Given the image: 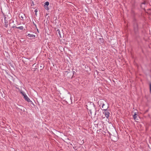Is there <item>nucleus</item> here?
Masks as SVG:
<instances>
[{
    "label": "nucleus",
    "instance_id": "27",
    "mask_svg": "<svg viewBox=\"0 0 151 151\" xmlns=\"http://www.w3.org/2000/svg\"><path fill=\"white\" fill-rule=\"evenodd\" d=\"M37 30L38 31V29H37Z\"/></svg>",
    "mask_w": 151,
    "mask_h": 151
},
{
    "label": "nucleus",
    "instance_id": "16",
    "mask_svg": "<svg viewBox=\"0 0 151 151\" xmlns=\"http://www.w3.org/2000/svg\"><path fill=\"white\" fill-rule=\"evenodd\" d=\"M21 93L22 94V95L24 97V96H25V95H26V94L24 93L21 92Z\"/></svg>",
    "mask_w": 151,
    "mask_h": 151
},
{
    "label": "nucleus",
    "instance_id": "2",
    "mask_svg": "<svg viewBox=\"0 0 151 151\" xmlns=\"http://www.w3.org/2000/svg\"><path fill=\"white\" fill-rule=\"evenodd\" d=\"M89 108V110L90 111V114H92V110L93 109H96L95 108V106L94 104L93 103H91L90 104L89 106L88 107Z\"/></svg>",
    "mask_w": 151,
    "mask_h": 151
},
{
    "label": "nucleus",
    "instance_id": "20",
    "mask_svg": "<svg viewBox=\"0 0 151 151\" xmlns=\"http://www.w3.org/2000/svg\"><path fill=\"white\" fill-rule=\"evenodd\" d=\"M104 105H104V104H102V108H104Z\"/></svg>",
    "mask_w": 151,
    "mask_h": 151
},
{
    "label": "nucleus",
    "instance_id": "18",
    "mask_svg": "<svg viewBox=\"0 0 151 151\" xmlns=\"http://www.w3.org/2000/svg\"><path fill=\"white\" fill-rule=\"evenodd\" d=\"M17 27H16L15 25H14H14H13V26H12V28H17Z\"/></svg>",
    "mask_w": 151,
    "mask_h": 151
},
{
    "label": "nucleus",
    "instance_id": "24",
    "mask_svg": "<svg viewBox=\"0 0 151 151\" xmlns=\"http://www.w3.org/2000/svg\"><path fill=\"white\" fill-rule=\"evenodd\" d=\"M71 97H70V100H71Z\"/></svg>",
    "mask_w": 151,
    "mask_h": 151
},
{
    "label": "nucleus",
    "instance_id": "1",
    "mask_svg": "<svg viewBox=\"0 0 151 151\" xmlns=\"http://www.w3.org/2000/svg\"><path fill=\"white\" fill-rule=\"evenodd\" d=\"M134 31L135 34H137L138 32V27L137 24L135 22L134 24Z\"/></svg>",
    "mask_w": 151,
    "mask_h": 151
},
{
    "label": "nucleus",
    "instance_id": "19",
    "mask_svg": "<svg viewBox=\"0 0 151 151\" xmlns=\"http://www.w3.org/2000/svg\"><path fill=\"white\" fill-rule=\"evenodd\" d=\"M33 24H34V25L35 27L36 28H37V25H36L34 22H33Z\"/></svg>",
    "mask_w": 151,
    "mask_h": 151
},
{
    "label": "nucleus",
    "instance_id": "4",
    "mask_svg": "<svg viewBox=\"0 0 151 151\" xmlns=\"http://www.w3.org/2000/svg\"><path fill=\"white\" fill-rule=\"evenodd\" d=\"M146 3V2L144 1L143 2H142L141 3V5L140 6L145 11V5Z\"/></svg>",
    "mask_w": 151,
    "mask_h": 151
},
{
    "label": "nucleus",
    "instance_id": "9",
    "mask_svg": "<svg viewBox=\"0 0 151 151\" xmlns=\"http://www.w3.org/2000/svg\"><path fill=\"white\" fill-rule=\"evenodd\" d=\"M57 33H58L59 37H60L61 38V35L60 32V30L59 29H58L57 30Z\"/></svg>",
    "mask_w": 151,
    "mask_h": 151
},
{
    "label": "nucleus",
    "instance_id": "7",
    "mask_svg": "<svg viewBox=\"0 0 151 151\" xmlns=\"http://www.w3.org/2000/svg\"><path fill=\"white\" fill-rule=\"evenodd\" d=\"M27 35L28 36V37H30L32 38H33L35 37V35L33 34H28V35Z\"/></svg>",
    "mask_w": 151,
    "mask_h": 151
},
{
    "label": "nucleus",
    "instance_id": "13",
    "mask_svg": "<svg viewBox=\"0 0 151 151\" xmlns=\"http://www.w3.org/2000/svg\"><path fill=\"white\" fill-rule=\"evenodd\" d=\"M45 9L47 10H48L49 9V8L48 7V6H45Z\"/></svg>",
    "mask_w": 151,
    "mask_h": 151
},
{
    "label": "nucleus",
    "instance_id": "12",
    "mask_svg": "<svg viewBox=\"0 0 151 151\" xmlns=\"http://www.w3.org/2000/svg\"><path fill=\"white\" fill-rule=\"evenodd\" d=\"M17 28L19 29L20 30H23V26H20L19 27H18Z\"/></svg>",
    "mask_w": 151,
    "mask_h": 151
},
{
    "label": "nucleus",
    "instance_id": "21",
    "mask_svg": "<svg viewBox=\"0 0 151 151\" xmlns=\"http://www.w3.org/2000/svg\"><path fill=\"white\" fill-rule=\"evenodd\" d=\"M21 18L22 19H23V17L22 16H21Z\"/></svg>",
    "mask_w": 151,
    "mask_h": 151
},
{
    "label": "nucleus",
    "instance_id": "8",
    "mask_svg": "<svg viewBox=\"0 0 151 151\" xmlns=\"http://www.w3.org/2000/svg\"><path fill=\"white\" fill-rule=\"evenodd\" d=\"M133 118L134 120H138L137 118V114H136V113H135L133 115Z\"/></svg>",
    "mask_w": 151,
    "mask_h": 151
},
{
    "label": "nucleus",
    "instance_id": "10",
    "mask_svg": "<svg viewBox=\"0 0 151 151\" xmlns=\"http://www.w3.org/2000/svg\"><path fill=\"white\" fill-rule=\"evenodd\" d=\"M49 4V3L48 1L45 2V3L44 6H48Z\"/></svg>",
    "mask_w": 151,
    "mask_h": 151
},
{
    "label": "nucleus",
    "instance_id": "5",
    "mask_svg": "<svg viewBox=\"0 0 151 151\" xmlns=\"http://www.w3.org/2000/svg\"><path fill=\"white\" fill-rule=\"evenodd\" d=\"M6 17H4V23H5V27H8V21L7 20H6Z\"/></svg>",
    "mask_w": 151,
    "mask_h": 151
},
{
    "label": "nucleus",
    "instance_id": "25",
    "mask_svg": "<svg viewBox=\"0 0 151 151\" xmlns=\"http://www.w3.org/2000/svg\"><path fill=\"white\" fill-rule=\"evenodd\" d=\"M147 111H148V110H147L146 111V112H147Z\"/></svg>",
    "mask_w": 151,
    "mask_h": 151
},
{
    "label": "nucleus",
    "instance_id": "3",
    "mask_svg": "<svg viewBox=\"0 0 151 151\" xmlns=\"http://www.w3.org/2000/svg\"><path fill=\"white\" fill-rule=\"evenodd\" d=\"M103 110H104L105 111L104 113L103 112L105 116L107 118H108L109 116V114H110V113L109 112L107 111V108L104 109H102Z\"/></svg>",
    "mask_w": 151,
    "mask_h": 151
},
{
    "label": "nucleus",
    "instance_id": "17",
    "mask_svg": "<svg viewBox=\"0 0 151 151\" xmlns=\"http://www.w3.org/2000/svg\"><path fill=\"white\" fill-rule=\"evenodd\" d=\"M35 15H37V14H36V13L37 12V9H35Z\"/></svg>",
    "mask_w": 151,
    "mask_h": 151
},
{
    "label": "nucleus",
    "instance_id": "14",
    "mask_svg": "<svg viewBox=\"0 0 151 151\" xmlns=\"http://www.w3.org/2000/svg\"><path fill=\"white\" fill-rule=\"evenodd\" d=\"M32 66L35 67V69H37V68L36 67V63H35L34 64H33L32 65Z\"/></svg>",
    "mask_w": 151,
    "mask_h": 151
},
{
    "label": "nucleus",
    "instance_id": "22",
    "mask_svg": "<svg viewBox=\"0 0 151 151\" xmlns=\"http://www.w3.org/2000/svg\"><path fill=\"white\" fill-rule=\"evenodd\" d=\"M97 111V110H96L95 112V115H96V112Z\"/></svg>",
    "mask_w": 151,
    "mask_h": 151
},
{
    "label": "nucleus",
    "instance_id": "11",
    "mask_svg": "<svg viewBox=\"0 0 151 151\" xmlns=\"http://www.w3.org/2000/svg\"><path fill=\"white\" fill-rule=\"evenodd\" d=\"M149 85L150 91V93H151V82L149 83Z\"/></svg>",
    "mask_w": 151,
    "mask_h": 151
},
{
    "label": "nucleus",
    "instance_id": "15",
    "mask_svg": "<svg viewBox=\"0 0 151 151\" xmlns=\"http://www.w3.org/2000/svg\"><path fill=\"white\" fill-rule=\"evenodd\" d=\"M99 39L100 40V41H101V42L102 43H103L104 42V40L102 39H101V38H100Z\"/></svg>",
    "mask_w": 151,
    "mask_h": 151
},
{
    "label": "nucleus",
    "instance_id": "23",
    "mask_svg": "<svg viewBox=\"0 0 151 151\" xmlns=\"http://www.w3.org/2000/svg\"><path fill=\"white\" fill-rule=\"evenodd\" d=\"M73 75L74 74V73H75V71H73Z\"/></svg>",
    "mask_w": 151,
    "mask_h": 151
},
{
    "label": "nucleus",
    "instance_id": "6",
    "mask_svg": "<svg viewBox=\"0 0 151 151\" xmlns=\"http://www.w3.org/2000/svg\"><path fill=\"white\" fill-rule=\"evenodd\" d=\"M25 96H24V98L25 100L27 101L28 102H29L31 101L29 99L27 96L26 95H25Z\"/></svg>",
    "mask_w": 151,
    "mask_h": 151
},
{
    "label": "nucleus",
    "instance_id": "26",
    "mask_svg": "<svg viewBox=\"0 0 151 151\" xmlns=\"http://www.w3.org/2000/svg\"><path fill=\"white\" fill-rule=\"evenodd\" d=\"M40 67H41V68H42V66H40Z\"/></svg>",
    "mask_w": 151,
    "mask_h": 151
}]
</instances>
